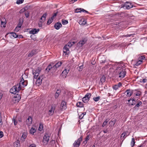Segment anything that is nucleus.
<instances>
[{"mask_svg": "<svg viewBox=\"0 0 147 147\" xmlns=\"http://www.w3.org/2000/svg\"><path fill=\"white\" fill-rule=\"evenodd\" d=\"M21 98V97L20 95L17 94L12 98V102L14 103H17L20 100Z\"/></svg>", "mask_w": 147, "mask_h": 147, "instance_id": "nucleus-5", "label": "nucleus"}, {"mask_svg": "<svg viewBox=\"0 0 147 147\" xmlns=\"http://www.w3.org/2000/svg\"><path fill=\"white\" fill-rule=\"evenodd\" d=\"M127 132H124L121 134V138L122 137L123 138V140H124V139L126 137H125V136L126 135H127Z\"/></svg>", "mask_w": 147, "mask_h": 147, "instance_id": "nucleus-30", "label": "nucleus"}, {"mask_svg": "<svg viewBox=\"0 0 147 147\" xmlns=\"http://www.w3.org/2000/svg\"><path fill=\"white\" fill-rule=\"evenodd\" d=\"M61 22L63 24L65 25L66 24L68 23V22L67 20L62 19L61 21Z\"/></svg>", "mask_w": 147, "mask_h": 147, "instance_id": "nucleus-38", "label": "nucleus"}, {"mask_svg": "<svg viewBox=\"0 0 147 147\" xmlns=\"http://www.w3.org/2000/svg\"><path fill=\"white\" fill-rule=\"evenodd\" d=\"M79 23L81 25H84L86 24V22L84 18H82L79 20Z\"/></svg>", "mask_w": 147, "mask_h": 147, "instance_id": "nucleus-20", "label": "nucleus"}, {"mask_svg": "<svg viewBox=\"0 0 147 147\" xmlns=\"http://www.w3.org/2000/svg\"><path fill=\"white\" fill-rule=\"evenodd\" d=\"M76 106L78 107H82L83 106V104L82 102H78L76 104Z\"/></svg>", "mask_w": 147, "mask_h": 147, "instance_id": "nucleus-32", "label": "nucleus"}, {"mask_svg": "<svg viewBox=\"0 0 147 147\" xmlns=\"http://www.w3.org/2000/svg\"><path fill=\"white\" fill-rule=\"evenodd\" d=\"M117 85L118 86V87L119 88L121 86L122 84L121 83H119L117 84Z\"/></svg>", "mask_w": 147, "mask_h": 147, "instance_id": "nucleus-59", "label": "nucleus"}, {"mask_svg": "<svg viewBox=\"0 0 147 147\" xmlns=\"http://www.w3.org/2000/svg\"><path fill=\"white\" fill-rule=\"evenodd\" d=\"M20 90V89H18V85L17 84L10 89V92L11 93L15 94L18 92Z\"/></svg>", "mask_w": 147, "mask_h": 147, "instance_id": "nucleus-3", "label": "nucleus"}, {"mask_svg": "<svg viewBox=\"0 0 147 147\" xmlns=\"http://www.w3.org/2000/svg\"><path fill=\"white\" fill-rule=\"evenodd\" d=\"M25 75V74L22 75V78L21 79L19 83L17 84L18 85V89H19L20 90L22 89V88L24 87L27 84V81L24 80L23 79V77Z\"/></svg>", "mask_w": 147, "mask_h": 147, "instance_id": "nucleus-1", "label": "nucleus"}, {"mask_svg": "<svg viewBox=\"0 0 147 147\" xmlns=\"http://www.w3.org/2000/svg\"><path fill=\"white\" fill-rule=\"evenodd\" d=\"M144 58L145 57L144 56H141L140 57V59L142 60L144 59Z\"/></svg>", "mask_w": 147, "mask_h": 147, "instance_id": "nucleus-63", "label": "nucleus"}, {"mask_svg": "<svg viewBox=\"0 0 147 147\" xmlns=\"http://www.w3.org/2000/svg\"><path fill=\"white\" fill-rule=\"evenodd\" d=\"M24 0H17L16 1V3L18 4L22 3Z\"/></svg>", "mask_w": 147, "mask_h": 147, "instance_id": "nucleus-45", "label": "nucleus"}, {"mask_svg": "<svg viewBox=\"0 0 147 147\" xmlns=\"http://www.w3.org/2000/svg\"><path fill=\"white\" fill-rule=\"evenodd\" d=\"M82 138V136H81L77 140H75L73 144V146L74 147H79L80 145Z\"/></svg>", "mask_w": 147, "mask_h": 147, "instance_id": "nucleus-4", "label": "nucleus"}, {"mask_svg": "<svg viewBox=\"0 0 147 147\" xmlns=\"http://www.w3.org/2000/svg\"><path fill=\"white\" fill-rule=\"evenodd\" d=\"M36 53V51L34 50H32L28 55V57H31L34 55Z\"/></svg>", "mask_w": 147, "mask_h": 147, "instance_id": "nucleus-24", "label": "nucleus"}, {"mask_svg": "<svg viewBox=\"0 0 147 147\" xmlns=\"http://www.w3.org/2000/svg\"><path fill=\"white\" fill-rule=\"evenodd\" d=\"M140 81L143 83L146 82L147 81V80L146 79H144L142 80H141Z\"/></svg>", "mask_w": 147, "mask_h": 147, "instance_id": "nucleus-54", "label": "nucleus"}, {"mask_svg": "<svg viewBox=\"0 0 147 147\" xmlns=\"http://www.w3.org/2000/svg\"><path fill=\"white\" fill-rule=\"evenodd\" d=\"M75 12L76 13H80L81 12H85L87 13H88V12L84 10V9L82 8H80V9H76L75 10Z\"/></svg>", "mask_w": 147, "mask_h": 147, "instance_id": "nucleus-18", "label": "nucleus"}, {"mask_svg": "<svg viewBox=\"0 0 147 147\" xmlns=\"http://www.w3.org/2000/svg\"><path fill=\"white\" fill-rule=\"evenodd\" d=\"M22 22H21V21H20L19 22V23L18 24V26H19V27H21V26H22Z\"/></svg>", "mask_w": 147, "mask_h": 147, "instance_id": "nucleus-53", "label": "nucleus"}, {"mask_svg": "<svg viewBox=\"0 0 147 147\" xmlns=\"http://www.w3.org/2000/svg\"><path fill=\"white\" fill-rule=\"evenodd\" d=\"M60 93V91L59 90H57L56 93L55 94V98H57L58 97Z\"/></svg>", "mask_w": 147, "mask_h": 147, "instance_id": "nucleus-33", "label": "nucleus"}, {"mask_svg": "<svg viewBox=\"0 0 147 147\" xmlns=\"http://www.w3.org/2000/svg\"><path fill=\"white\" fill-rule=\"evenodd\" d=\"M108 122V121L107 120H106L103 123V124L102 125V126L103 127H104L107 124V123Z\"/></svg>", "mask_w": 147, "mask_h": 147, "instance_id": "nucleus-50", "label": "nucleus"}, {"mask_svg": "<svg viewBox=\"0 0 147 147\" xmlns=\"http://www.w3.org/2000/svg\"><path fill=\"white\" fill-rule=\"evenodd\" d=\"M142 104V102L141 101H139L138 102L137 104L135 105V107H138L140 106Z\"/></svg>", "mask_w": 147, "mask_h": 147, "instance_id": "nucleus-43", "label": "nucleus"}, {"mask_svg": "<svg viewBox=\"0 0 147 147\" xmlns=\"http://www.w3.org/2000/svg\"><path fill=\"white\" fill-rule=\"evenodd\" d=\"M91 95L90 93L87 94L82 98V101L83 102L86 103L89 101V98L91 96Z\"/></svg>", "mask_w": 147, "mask_h": 147, "instance_id": "nucleus-7", "label": "nucleus"}, {"mask_svg": "<svg viewBox=\"0 0 147 147\" xmlns=\"http://www.w3.org/2000/svg\"><path fill=\"white\" fill-rule=\"evenodd\" d=\"M142 62V61L141 60H139L137 62L136 64V66H138Z\"/></svg>", "mask_w": 147, "mask_h": 147, "instance_id": "nucleus-48", "label": "nucleus"}, {"mask_svg": "<svg viewBox=\"0 0 147 147\" xmlns=\"http://www.w3.org/2000/svg\"><path fill=\"white\" fill-rule=\"evenodd\" d=\"M133 91L132 90L129 89L127 90L125 93V94L127 97H130L132 94L133 93Z\"/></svg>", "mask_w": 147, "mask_h": 147, "instance_id": "nucleus-16", "label": "nucleus"}, {"mask_svg": "<svg viewBox=\"0 0 147 147\" xmlns=\"http://www.w3.org/2000/svg\"><path fill=\"white\" fill-rule=\"evenodd\" d=\"M11 36H12L14 38H17L18 37V35L15 33L12 32L11 33Z\"/></svg>", "mask_w": 147, "mask_h": 147, "instance_id": "nucleus-36", "label": "nucleus"}, {"mask_svg": "<svg viewBox=\"0 0 147 147\" xmlns=\"http://www.w3.org/2000/svg\"><path fill=\"white\" fill-rule=\"evenodd\" d=\"M69 71V69H65L63 71L61 75L62 77L64 78H65L67 76V74Z\"/></svg>", "mask_w": 147, "mask_h": 147, "instance_id": "nucleus-12", "label": "nucleus"}, {"mask_svg": "<svg viewBox=\"0 0 147 147\" xmlns=\"http://www.w3.org/2000/svg\"><path fill=\"white\" fill-rule=\"evenodd\" d=\"M32 117L30 116L29 117L26 121V124L28 126L30 125L32 123Z\"/></svg>", "mask_w": 147, "mask_h": 147, "instance_id": "nucleus-19", "label": "nucleus"}, {"mask_svg": "<svg viewBox=\"0 0 147 147\" xmlns=\"http://www.w3.org/2000/svg\"><path fill=\"white\" fill-rule=\"evenodd\" d=\"M66 45H67V47L69 48L73 45V44L70 42H68Z\"/></svg>", "mask_w": 147, "mask_h": 147, "instance_id": "nucleus-49", "label": "nucleus"}, {"mask_svg": "<svg viewBox=\"0 0 147 147\" xmlns=\"http://www.w3.org/2000/svg\"><path fill=\"white\" fill-rule=\"evenodd\" d=\"M83 65H82L79 66L78 68V69L79 71H82L83 69Z\"/></svg>", "mask_w": 147, "mask_h": 147, "instance_id": "nucleus-46", "label": "nucleus"}, {"mask_svg": "<svg viewBox=\"0 0 147 147\" xmlns=\"http://www.w3.org/2000/svg\"><path fill=\"white\" fill-rule=\"evenodd\" d=\"M62 24L60 22H57L56 23L54 26V28L57 30H58L62 26Z\"/></svg>", "mask_w": 147, "mask_h": 147, "instance_id": "nucleus-21", "label": "nucleus"}, {"mask_svg": "<svg viewBox=\"0 0 147 147\" xmlns=\"http://www.w3.org/2000/svg\"><path fill=\"white\" fill-rule=\"evenodd\" d=\"M50 134L48 133H46L45 134L43 140V142L45 144H47L49 141Z\"/></svg>", "mask_w": 147, "mask_h": 147, "instance_id": "nucleus-6", "label": "nucleus"}, {"mask_svg": "<svg viewBox=\"0 0 147 147\" xmlns=\"http://www.w3.org/2000/svg\"><path fill=\"white\" fill-rule=\"evenodd\" d=\"M20 27H19V26H17L14 30L16 32H18L20 30Z\"/></svg>", "mask_w": 147, "mask_h": 147, "instance_id": "nucleus-51", "label": "nucleus"}, {"mask_svg": "<svg viewBox=\"0 0 147 147\" xmlns=\"http://www.w3.org/2000/svg\"><path fill=\"white\" fill-rule=\"evenodd\" d=\"M42 126L41 125H40V126L39 127L38 130L40 131H42Z\"/></svg>", "mask_w": 147, "mask_h": 147, "instance_id": "nucleus-57", "label": "nucleus"}, {"mask_svg": "<svg viewBox=\"0 0 147 147\" xmlns=\"http://www.w3.org/2000/svg\"><path fill=\"white\" fill-rule=\"evenodd\" d=\"M53 18H51V19H49L47 22V24H50L51 23H52L53 20Z\"/></svg>", "mask_w": 147, "mask_h": 147, "instance_id": "nucleus-44", "label": "nucleus"}, {"mask_svg": "<svg viewBox=\"0 0 147 147\" xmlns=\"http://www.w3.org/2000/svg\"><path fill=\"white\" fill-rule=\"evenodd\" d=\"M56 67H55L54 65H53L51 71L52 72H55L56 71Z\"/></svg>", "mask_w": 147, "mask_h": 147, "instance_id": "nucleus-42", "label": "nucleus"}, {"mask_svg": "<svg viewBox=\"0 0 147 147\" xmlns=\"http://www.w3.org/2000/svg\"><path fill=\"white\" fill-rule=\"evenodd\" d=\"M105 76H103L100 79V81L102 83H103L105 82Z\"/></svg>", "mask_w": 147, "mask_h": 147, "instance_id": "nucleus-40", "label": "nucleus"}, {"mask_svg": "<svg viewBox=\"0 0 147 147\" xmlns=\"http://www.w3.org/2000/svg\"><path fill=\"white\" fill-rule=\"evenodd\" d=\"M113 88L115 90H117L119 88L118 86L117 85V84L115 85L113 87Z\"/></svg>", "mask_w": 147, "mask_h": 147, "instance_id": "nucleus-52", "label": "nucleus"}, {"mask_svg": "<svg viewBox=\"0 0 147 147\" xmlns=\"http://www.w3.org/2000/svg\"><path fill=\"white\" fill-rule=\"evenodd\" d=\"M26 137V135L25 133H23L21 138V140L22 141H25V140Z\"/></svg>", "mask_w": 147, "mask_h": 147, "instance_id": "nucleus-28", "label": "nucleus"}, {"mask_svg": "<svg viewBox=\"0 0 147 147\" xmlns=\"http://www.w3.org/2000/svg\"><path fill=\"white\" fill-rule=\"evenodd\" d=\"M82 114H81V113L80 114V115H79V118L80 119H82L83 118V116H82Z\"/></svg>", "mask_w": 147, "mask_h": 147, "instance_id": "nucleus-60", "label": "nucleus"}, {"mask_svg": "<svg viewBox=\"0 0 147 147\" xmlns=\"http://www.w3.org/2000/svg\"><path fill=\"white\" fill-rule=\"evenodd\" d=\"M132 34H127L126 35H125L123 36L124 37H129L131 36V35H132Z\"/></svg>", "mask_w": 147, "mask_h": 147, "instance_id": "nucleus-58", "label": "nucleus"}, {"mask_svg": "<svg viewBox=\"0 0 147 147\" xmlns=\"http://www.w3.org/2000/svg\"><path fill=\"white\" fill-rule=\"evenodd\" d=\"M126 74V71L125 70H122L121 71L119 72V78H123L124 77Z\"/></svg>", "mask_w": 147, "mask_h": 147, "instance_id": "nucleus-15", "label": "nucleus"}, {"mask_svg": "<svg viewBox=\"0 0 147 147\" xmlns=\"http://www.w3.org/2000/svg\"><path fill=\"white\" fill-rule=\"evenodd\" d=\"M135 94L136 96H140L141 95V92L139 91H136Z\"/></svg>", "mask_w": 147, "mask_h": 147, "instance_id": "nucleus-35", "label": "nucleus"}, {"mask_svg": "<svg viewBox=\"0 0 147 147\" xmlns=\"http://www.w3.org/2000/svg\"><path fill=\"white\" fill-rule=\"evenodd\" d=\"M131 99H130L128 100L129 102H130V104L131 105H135L136 103V101L134 99L132 100V102H130V101H131Z\"/></svg>", "mask_w": 147, "mask_h": 147, "instance_id": "nucleus-31", "label": "nucleus"}, {"mask_svg": "<svg viewBox=\"0 0 147 147\" xmlns=\"http://www.w3.org/2000/svg\"><path fill=\"white\" fill-rule=\"evenodd\" d=\"M12 122L13 123L14 125L16 126L17 125L18 123V121L16 117H14L12 119Z\"/></svg>", "mask_w": 147, "mask_h": 147, "instance_id": "nucleus-25", "label": "nucleus"}, {"mask_svg": "<svg viewBox=\"0 0 147 147\" xmlns=\"http://www.w3.org/2000/svg\"><path fill=\"white\" fill-rule=\"evenodd\" d=\"M87 41V39L86 38H84L82 40L80 41L78 43V45L80 47H82Z\"/></svg>", "mask_w": 147, "mask_h": 147, "instance_id": "nucleus-10", "label": "nucleus"}, {"mask_svg": "<svg viewBox=\"0 0 147 147\" xmlns=\"http://www.w3.org/2000/svg\"><path fill=\"white\" fill-rule=\"evenodd\" d=\"M1 25H3V27H5V25L6 24L5 19V18H2L1 20Z\"/></svg>", "mask_w": 147, "mask_h": 147, "instance_id": "nucleus-23", "label": "nucleus"}, {"mask_svg": "<svg viewBox=\"0 0 147 147\" xmlns=\"http://www.w3.org/2000/svg\"><path fill=\"white\" fill-rule=\"evenodd\" d=\"M25 16L26 18H28L29 16V13H26Z\"/></svg>", "mask_w": 147, "mask_h": 147, "instance_id": "nucleus-61", "label": "nucleus"}, {"mask_svg": "<svg viewBox=\"0 0 147 147\" xmlns=\"http://www.w3.org/2000/svg\"><path fill=\"white\" fill-rule=\"evenodd\" d=\"M3 124V122L2 120V117L0 112V127H1Z\"/></svg>", "mask_w": 147, "mask_h": 147, "instance_id": "nucleus-39", "label": "nucleus"}, {"mask_svg": "<svg viewBox=\"0 0 147 147\" xmlns=\"http://www.w3.org/2000/svg\"><path fill=\"white\" fill-rule=\"evenodd\" d=\"M100 98V97L99 96H98L97 97H94L93 98V99L95 102H97L99 100Z\"/></svg>", "mask_w": 147, "mask_h": 147, "instance_id": "nucleus-41", "label": "nucleus"}, {"mask_svg": "<svg viewBox=\"0 0 147 147\" xmlns=\"http://www.w3.org/2000/svg\"><path fill=\"white\" fill-rule=\"evenodd\" d=\"M36 131L35 129L33 127H32L30 130V133L31 134H34Z\"/></svg>", "mask_w": 147, "mask_h": 147, "instance_id": "nucleus-29", "label": "nucleus"}, {"mask_svg": "<svg viewBox=\"0 0 147 147\" xmlns=\"http://www.w3.org/2000/svg\"><path fill=\"white\" fill-rule=\"evenodd\" d=\"M37 78L38 79L36 81V84L37 86H39L41 84L42 82V75H40Z\"/></svg>", "mask_w": 147, "mask_h": 147, "instance_id": "nucleus-8", "label": "nucleus"}, {"mask_svg": "<svg viewBox=\"0 0 147 147\" xmlns=\"http://www.w3.org/2000/svg\"><path fill=\"white\" fill-rule=\"evenodd\" d=\"M114 120H113V121H111L109 122V124L110 125L112 126L114 125L115 124V122H114Z\"/></svg>", "mask_w": 147, "mask_h": 147, "instance_id": "nucleus-47", "label": "nucleus"}, {"mask_svg": "<svg viewBox=\"0 0 147 147\" xmlns=\"http://www.w3.org/2000/svg\"><path fill=\"white\" fill-rule=\"evenodd\" d=\"M135 144V139L134 138H133L132 139L131 141V146L132 147Z\"/></svg>", "mask_w": 147, "mask_h": 147, "instance_id": "nucleus-37", "label": "nucleus"}, {"mask_svg": "<svg viewBox=\"0 0 147 147\" xmlns=\"http://www.w3.org/2000/svg\"><path fill=\"white\" fill-rule=\"evenodd\" d=\"M2 96H3L2 94L1 93H0V100L1 99L2 97Z\"/></svg>", "mask_w": 147, "mask_h": 147, "instance_id": "nucleus-64", "label": "nucleus"}, {"mask_svg": "<svg viewBox=\"0 0 147 147\" xmlns=\"http://www.w3.org/2000/svg\"><path fill=\"white\" fill-rule=\"evenodd\" d=\"M39 31V29L34 28L29 31V33L34 34L37 33Z\"/></svg>", "mask_w": 147, "mask_h": 147, "instance_id": "nucleus-17", "label": "nucleus"}, {"mask_svg": "<svg viewBox=\"0 0 147 147\" xmlns=\"http://www.w3.org/2000/svg\"><path fill=\"white\" fill-rule=\"evenodd\" d=\"M57 13V12L55 13L53 15V16L51 17L53 19L56 16Z\"/></svg>", "mask_w": 147, "mask_h": 147, "instance_id": "nucleus-55", "label": "nucleus"}, {"mask_svg": "<svg viewBox=\"0 0 147 147\" xmlns=\"http://www.w3.org/2000/svg\"><path fill=\"white\" fill-rule=\"evenodd\" d=\"M3 136V133L2 131H0V138H2Z\"/></svg>", "mask_w": 147, "mask_h": 147, "instance_id": "nucleus-56", "label": "nucleus"}, {"mask_svg": "<svg viewBox=\"0 0 147 147\" xmlns=\"http://www.w3.org/2000/svg\"><path fill=\"white\" fill-rule=\"evenodd\" d=\"M29 147H36V146L34 144H31L29 146Z\"/></svg>", "mask_w": 147, "mask_h": 147, "instance_id": "nucleus-62", "label": "nucleus"}, {"mask_svg": "<svg viewBox=\"0 0 147 147\" xmlns=\"http://www.w3.org/2000/svg\"><path fill=\"white\" fill-rule=\"evenodd\" d=\"M53 65V64H51L50 65H49L48 66L47 68L46 69V70L48 71V72L50 71H51L52 69V67Z\"/></svg>", "mask_w": 147, "mask_h": 147, "instance_id": "nucleus-26", "label": "nucleus"}, {"mask_svg": "<svg viewBox=\"0 0 147 147\" xmlns=\"http://www.w3.org/2000/svg\"><path fill=\"white\" fill-rule=\"evenodd\" d=\"M69 47H67V45H65L63 47V51L65 55H68L69 53Z\"/></svg>", "mask_w": 147, "mask_h": 147, "instance_id": "nucleus-14", "label": "nucleus"}, {"mask_svg": "<svg viewBox=\"0 0 147 147\" xmlns=\"http://www.w3.org/2000/svg\"><path fill=\"white\" fill-rule=\"evenodd\" d=\"M47 15V13L44 14L41 18L40 19V22H44L45 20L46 17Z\"/></svg>", "mask_w": 147, "mask_h": 147, "instance_id": "nucleus-22", "label": "nucleus"}, {"mask_svg": "<svg viewBox=\"0 0 147 147\" xmlns=\"http://www.w3.org/2000/svg\"><path fill=\"white\" fill-rule=\"evenodd\" d=\"M55 107L56 105H53L51 106V108L48 112L49 115L51 116L53 115Z\"/></svg>", "mask_w": 147, "mask_h": 147, "instance_id": "nucleus-9", "label": "nucleus"}, {"mask_svg": "<svg viewBox=\"0 0 147 147\" xmlns=\"http://www.w3.org/2000/svg\"><path fill=\"white\" fill-rule=\"evenodd\" d=\"M62 64V62L61 61H59L56 63L55 65H54V66L55 67H56V69L59 67Z\"/></svg>", "mask_w": 147, "mask_h": 147, "instance_id": "nucleus-27", "label": "nucleus"}, {"mask_svg": "<svg viewBox=\"0 0 147 147\" xmlns=\"http://www.w3.org/2000/svg\"><path fill=\"white\" fill-rule=\"evenodd\" d=\"M60 108L62 111L65 110L67 108L66 104L65 102L63 101H62Z\"/></svg>", "mask_w": 147, "mask_h": 147, "instance_id": "nucleus-11", "label": "nucleus"}, {"mask_svg": "<svg viewBox=\"0 0 147 147\" xmlns=\"http://www.w3.org/2000/svg\"><path fill=\"white\" fill-rule=\"evenodd\" d=\"M90 137L89 135H88L85 139V140L83 142V143L86 144L87 141L90 139Z\"/></svg>", "mask_w": 147, "mask_h": 147, "instance_id": "nucleus-34", "label": "nucleus"}, {"mask_svg": "<svg viewBox=\"0 0 147 147\" xmlns=\"http://www.w3.org/2000/svg\"><path fill=\"white\" fill-rule=\"evenodd\" d=\"M41 71V69L39 67H38L36 70H32V73L34 79H36L40 75H39V74H40Z\"/></svg>", "mask_w": 147, "mask_h": 147, "instance_id": "nucleus-2", "label": "nucleus"}, {"mask_svg": "<svg viewBox=\"0 0 147 147\" xmlns=\"http://www.w3.org/2000/svg\"><path fill=\"white\" fill-rule=\"evenodd\" d=\"M133 7L132 5L131 4L128 2H127L125 3L123 7L124 9H129L130 8H132Z\"/></svg>", "mask_w": 147, "mask_h": 147, "instance_id": "nucleus-13", "label": "nucleus"}]
</instances>
